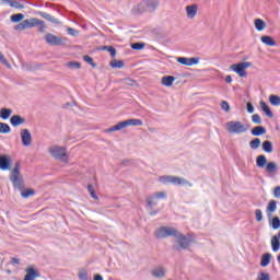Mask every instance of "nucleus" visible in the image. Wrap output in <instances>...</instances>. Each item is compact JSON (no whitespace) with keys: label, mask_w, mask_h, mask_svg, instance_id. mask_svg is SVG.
<instances>
[{"label":"nucleus","mask_w":280,"mask_h":280,"mask_svg":"<svg viewBox=\"0 0 280 280\" xmlns=\"http://www.w3.org/2000/svg\"><path fill=\"white\" fill-rule=\"evenodd\" d=\"M10 115H12V109H10V108H1L0 109L1 119H10Z\"/></svg>","instance_id":"c85d7f7f"},{"label":"nucleus","mask_w":280,"mask_h":280,"mask_svg":"<svg viewBox=\"0 0 280 280\" xmlns=\"http://www.w3.org/2000/svg\"><path fill=\"white\" fill-rule=\"evenodd\" d=\"M9 5L11 8H15L16 10H23V8H25V5H23L21 2H18L16 0L10 1Z\"/></svg>","instance_id":"f704fd0d"},{"label":"nucleus","mask_w":280,"mask_h":280,"mask_svg":"<svg viewBox=\"0 0 280 280\" xmlns=\"http://www.w3.org/2000/svg\"><path fill=\"white\" fill-rule=\"evenodd\" d=\"M159 5H161L160 0H142L132 9V12L133 14H143V12H149V14H152V12H156Z\"/></svg>","instance_id":"f257e3e1"},{"label":"nucleus","mask_w":280,"mask_h":280,"mask_svg":"<svg viewBox=\"0 0 280 280\" xmlns=\"http://www.w3.org/2000/svg\"><path fill=\"white\" fill-rule=\"evenodd\" d=\"M221 108H222V110H225V113H229V110L231 109V107L229 106V102L223 101L221 103Z\"/></svg>","instance_id":"3c124183"},{"label":"nucleus","mask_w":280,"mask_h":280,"mask_svg":"<svg viewBox=\"0 0 280 280\" xmlns=\"http://www.w3.org/2000/svg\"><path fill=\"white\" fill-rule=\"evenodd\" d=\"M49 152L51 156H54V159H56L57 161H63V163H67V149L58 145H52L50 147Z\"/></svg>","instance_id":"6e6552de"},{"label":"nucleus","mask_w":280,"mask_h":280,"mask_svg":"<svg viewBox=\"0 0 280 280\" xmlns=\"http://www.w3.org/2000/svg\"><path fill=\"white\" fill-rule=\"evenodd\" d=\"M38 25H39L38 32H40V34H44V32H46V30H47L45 22L42 21V24H38Z\"/></svg>","instance_id":"864d4df0"},{"label":"nucleus","mask_w":280,"mask_h":280,"mask_svg":"<svg viewBox=\"0 0 280 280\" xmlns=\"http://www.w3.org/2000/svg\"><path fill=\"white\" fill-rule=\"evenodd\" d=\"M11 131L10 125L5 122H0V133L8 135Z\"/></svg>","instance_id":"72a5a7b5"},{"label":"nucleus","mask_w":280,"mask_h":280,"mask_svg":"<svg viewBox=\"0 0 280 280\" xmlns=\"http://www.w3.org/2000/svg\"><path fill=\"white\" fill-rule=\"evenodd\" d=\"M145 44L143 43H133L131 44V49H136L137 51L144 49Z\"/></svg>","instance_id":"a19ab883"},{"label":"nucleus","mask_w":280,"mask_h":280,"mask_svg":"<svg viewBox=\"0 0 280 280\" xmlns=\"http://www.w3.org/2000/svg\"><path fill=\"white\" fill-rule=\"evenodd\" d=\"M277 237H278V240H280V231H279V233H278V236H277Z\"/></svg>","instance_id":"774afa93"},{"label":"nucleus","mask_w":280,"mask_h":280,"mask_svg":"<svg viewBox=\"0 0 280 280\" xmlns=\"http://www.w3.org/2000/svg\"><path fill=\"white\" fill-rule=\"evenodd\" d=\"M10 124L13 126V128H18V126H23L25 124V118L19 116V115H13L10 118Z\"/></svg>","instance_id":"a211bd4d"},{"label":"nucleus","mask_w":280,"mask_h":280,"mask_svg":"<svg viewBox=\"0 0 280 280\" xmlns=\"http://www.w3.org/2000/svg\"><path fill=\"white\" fill-rule=\"evenodd\" d=\"M272 255H270L269 253L264 254L260 260V266L262 268H266V266H268L270 264V259H271Z\"/></svg>","instance_id":"bb28decb"},{"label":"nucleus","mask_w":280,"mask_h":280,"mask_svg":"<svg viewBox=\"0 0 280 280\" xmlns=\"http://www.w3.org/2000/svg\"><path fill=\"white\" fill-rule=\"evenodd\" d=\"M88 191H89V194H92L95 191V188H93V185L88 186Z\"/></svg>","instance_id":"680f3d73"},{"label":"nucleus","mask_w":280,"mask_h":280,"mask_svg":"<svg viewBox=\"0 0 280 280\" xmlns=\"http://www.w3.org/2000/svg\"><path fill=\"white\" fill-rule=\"evenodd\" d=\"M24 19H25V15L22 13L11 15L12 23H21V21H23Z\"/></svg>","instance_id":"473e14b6"},{"label":"nucleus","mask_w":280,"mask_h":280,"mask_svg":"<svg viewBox=\"0 0 280 280\" xmlns=\"http://www.w3.org/2000/svg\"><path fill=\"white\" fill-rule=\"evenodd\" d=\"M24 24L26 25V30H31V27L43 25V20H38L37 18L26 19L24 20Z\"/></svg>","instance_id":"f3484780"},{"label":"nucleus","mask_w":280,"mask_h":280,"mask_svg":"<svg viewBox=\"0 0 280 280\" xmlns=\"http://www.w3.org/2000/svg\"><path fill=\"white\" fill-rule=\"evenodd\" d=\"M257 280H270V273L268 272H260L257 277Z\"/></svg>","instance_id":"49530a36"},{"label":"nucleus","mask_w":280,"mask_h":280,"mask_svg":"<svg viewBox=\"0 0 280 280\" xmlns=\"http://www.w3.org/2000/svg\"><path fill=\"white\" fill-rule=\"evenodd\" d=\"M273 196H275V198H280V186H277L273 189Z\"/></svg>","instance_id":"4d7b16f0"},{"label":"nucleus","mask_w":280,"mask_h":280,"mask_svg":"<svg viewBox=\"0 0 280 280\" xmlns=\"http://www.w3.org/2000/svg\"><path fill=\"white\" fill-rule=\"evenodd\" d=\"M256 165L260 170H264V167H265V172L267 174H275V172H277L279 170V166L277 165V163H275V162L268 163L266 155H258L256 158Z\"/></svg>","instance_id":"7ed1b4c3"},{"label":"nucleus","mask_w":280,"mask_h":280,"mask_svg":"<svg viewBox=\"0 0 280 280\" xmlns=\"http://www.w3.org/2000/svg\"><path fill=\"white\" fill-rule=\"evenodd\" d=\"M25 272L26 275L23 280H36L38 277H40V272L38 269L34 268V266L26 268Z\"/></svg>","instance_id":"ddd939ff"},{"label":"nucleus","mask_w":280,"mask_h":280,"mask_svg":"<svg viewBox=\"0 0 280 280\" xmlns=\"http://www.w3.org/2000/svg\"><path fill=\"white\" fill-rule=\"evenodd\" d=\"M226 128L230 135H244V132H248L250 126L244 125L242 121L231 120L226 122Z\"/></svg>","instance_id":"20e7f679"},{"label":"nucleus","mask_w":280,"mask_h":280,"mask_svg":"<svg viewBox=\"0 0 280 280\" xmlns=\"http://www.w3.org/2000/svg\"><path fill=\"white\" fill-rule=\"evenodd\" d=\"M261 145V140L259 138H255L249 142V148L252 150H257Z\"/></svg>","instance_id":"2f4dec72"},{"label":"nucleus","mask_w":280,"mask_h":280,"mask_svg":"<svg viewBox=\"0 0 280 280\" xmlns=\"http://www.w3.org/2000/svg\"><path fill=\"white\" fill-rule=\"evenodd\" d=\"M14 30L16 32H23L24 30H27L26 25H25V21H23L22 23L18 24L14 26Z\"/></svg>","instance_id":"a18cd8bd"},{"label":"nucleus","mask_w":280,"mask_h":280,"mask_svg":"<svg viewBox=\"0 0 280 280\" xmlns=\"http://www.w3.org/2000/svg\"><path fill=\"white\" fill-rule=\"evenodd\" d=\"M260 108L267 115V117H269L270 119H272L275 117V115L272 114V110H270V106H268V104H266V102L260 101Z\"/></svg>","instance_id":"b1692460"},{"label":"nucleus","mask_w":280,"mask_h":280,"mask_svg":"<svg viewBox=\"0 0 280 280\" xmlns=\"http://www.w3.org/2000/svg\"><path fill=\"white\" fill-rule=\"evenodd\" d=\"M44 38L48 45H52L54 47L65 45V39H62V37H58L51 33H47Z\"/></svg>","instance_id":"f8f14e48"},{"label":"nucleus","mask_w":280,"mask_h":280,"mask_svg":"<svg viewBox=\"0 0 280 280\" xmlns=\"http://www.w3.org/2000/svg\"><path fill=\"white\" fill-rule=\"evenodd\" d=\"M260 40L264 43V45H267V47H275L277 45V42H275V39L268 35L261 36Z\"/></svg>","instance_id":"412c9836"},{"label":"nucleus","mask_w":280,"mask_h":280,"mask_svg":"<svg viewBox=\"0 0 280 280\" xmlns=\"http://www.w3.org/2000/svg\"><path fill=\"white\" fill-rule=\"evenodd\" d=\"M198 14V4H190L186 7V16L187 19L194 20Z\"/></svg>","instance_id":"dca6fc26"},{"label":"nucleus","mask_w":280,"mask_h":280,"mask_svg":"<svg viewBox=\"0 0 280 280\" xmlns=\"http://www.w3.org/2000/svg\"><path fill=\"white\" fill-rule=\"evenodd\" d=\"M90 196L94 198V200H97V195L95 194V190L93 192H90Z\"/></svg>","instance_id":"0e129e2a"},{"label":"nucleus","mask_w":280,"mask_h":280,"mask_svg":"<svg viewBox=\"0 0 280 280\" xmlns=\"http://www.w3.org/2000/svg\"><path fill=\"white\" fill-rule=\"evenodd\" d=\"M124 84H126V86H137V81L130 78H127L124 80Z\"/></svg>","instance_id":"c03bdc74"},{"label":"nucleus","mask_w":280,"mask_h":280,"mask_svg":"<svg viewBox=\"0 0 280 280\" xmlns=\"http://www.w3.org/2000/svg\"><path fill=\"white\" fill-rule=\"evenodd\" d=\"M68 34L70 36H78V31H75V28L68 27Z\"/></svg>","instance_id":"5fc2aeb1"},{"label":"nucleus","mask_w":280,"mask_h":280,"mask_svg":"<svg viewBox=\"0 0 280 280\" xmlns=\"http://www.w3.org/2000/svg\"><path fill=\"white\" fill-rule=\"evenodd\" d=\"M10 180L15 189L22 191L23 185V175H21V165L15 164L14 168L11 171Z\"/></svg>","instance_id":"39448f33"},{"label":"nucleus","mask_w":280,"mask_h":280,"mask_svg":"<svg viewBox=\"0 0 280 280\" xmlns=\"http://www.w3.org/2000/svg\"><path fill=\"white\" fill-rule=\"evenodd\" d=\"M248 67H253V63L249 61H243L240 63L232 65L230 67V69H232V71L237 73L240 75V78H246V75H247L246 69H248Z\"/></svg>","instance_id":"9d476101"},{"label":"nucleus","mask_w":280,"mask_h":280,"mask_svg":"<svg viewBox=\"0 0 280 280\" xmlns=\"http://www.w3.org/2000/svg\"><path fill=\"white\" fill-rule=\"evenodd\" d=\"M252 121L253 124H261V116H259V114H254L252 116Z\"/></svg>","instance_id":"09e8293b"},{"label":"nucleus","mask_w":280,"mask_h":280,"mask_svg":"<svg viewBox=\"0 0 280 280\" xmlns=\"http://www.w3.org/2000/svg\"><path fill=\"white\" fill-rule=\"evenodd\" d=\"M255 217H256V222H261V220H264V212L261 211V209L255 210Z\"/></svg>","instance_id":"ea45409f"},{"label":"nucleus","mask_w":280,"mask_h":280,"mask_svg":"<svg viewBox=\"0 0 280 280\" xmlns=\"http://www.w3.org/2000/svg\"><path fill=\"white\" fill-rule=\"evenodd\" d=\"M253 137H261L266 135V127L264 126H256L252 129Z\"/></svg>","instance_id":"4be33fe9"},{"label":"nucleus","mask_w":280,"mask_h":280,"mask_svg":"<svg viewBox=\"0 0 280 280\" xmlns=\"http://www.w3.org/2000/svg\"><path fill=\"white\" fill-rule=\"evenodd\" d=\"M178 235V230L170 226H162L156 231V237L160 240H165V237H176Z\"/></svg>","instance_id":"1a4fd4ad"},{"label":"nucleus","mask_w":280,"mask_h":280,"mask_svg":"<svg viewBox=\"0 0 280 280\" xmlns=\"http://www.w3.org/2000/svg\"><path fill=\"white\" fill-rule=\"evenodd\" d=\"M149 214H151V215H156V211H152V210H151V211L149 212Z\"/></svg>","instance_id":"69168bd1"},{"label":"nucleus","mask_w":280,"mask_h":280,"mask_svg":"<svg viewBox=\"0 0 280 280\" xmlns=\"http://www.w3.org/2000/svg\"><path fill=\"white\" fill-rule=\"evenodd\" d=\"M271 247H272L273 253H278V250L280 248V242H279L278 236L271 237Z\"/></svg>","instance_id":"cd10ccee"},{"label":"nucleus","mask_w":280,"mask_h":280,"mask_svg":"<svg viewBox=\"0 0 280 280\" xmlns=\"http://www.w3.org/2000/svg\"><path fill=\"white\" fill-rule=\"evenodd\" d=\"M262 150L264 152H267V154L272 153V142L266 140L262 142Z\"/></svg>","instance_id":"c756f323"},{"label":"nucleus","mask_w":280,"mask_h":280,"mask_svg":"<svg viewBox=\"0 0 280 280\" xmlns=\"http://www.w3.org/2000/svg\"><path fill=\"white\" fill-rule=\"evenodd\" d=\"M21 262V260H19V258H11V264L14 266V265H18V264H20Z\"/></svg>","instance_id":"bf43d9fd"},{"label":"nucleus","mask_w":280,"mask_h":280,"mask_svg":"<svg viewBox=\"0 0 280 280\" xmlns=\"http://www.w3.org/2000/svg\"><path fill=\"white\" fill-rule=\"evenodd\" d=\"M176 80V78L172 77V75H166L162 78V84L163 86H172V84H174V81Z\"/></svg>","instance_id":"a878e982"},{"label":"nucleus","mask_w":280,"mask_h":280,"mask_svg":"<svg viewBox=\"0 0 280 280\" xmlns=\"http://www.w3.org/2000/svg\"><path fill=\"white\" fill-rule=\"evenodd\" d=\"M225 82H226L228 84H231V82H233V78H232L231 75H226V77H225Z\"/></svg>","instance_id":"052dcab7"},{"label":"nucleus","mask_w":280,"mask_h":280,"mask_svg":"<svg viewBox=\"0 0 280 280\" xmlns=\"http://www.w3.org/2000/svg\"><path fill=\"white\" fill-rule=\"evenodd\" d=\"M78 277L80 280H89V275L86 273V270H84V269L79 271Z\"/></svg>","instance_id":"37998d69"},{"label":"nucleus","mask_w":280,"mask_h":280,"mask_svg":"<svg viewBox=\"0 0 280 280\" xmlns=\"http://www.w3.org/2000/svg\"><path fill=\"white\" fill-rule=\"evenodd\" d=\"M247 113L249 114L255 113V107L253 106V103H247Z\"/></svg>","instance_id":"6e6d98bb"},{"label":"nucleus","mask_w":280,"mask_h":280,"mask_svg":"<svg viewBox=\"0 0 280 280\" xmlns=\"http://www.w3.org/2000/svg\"><path fill=\"white\" fill-rule=\"evenodd\" d=\"M39 16H42V19H45L46 21H49L51 19V14L46 12H39Z\"/></svg>","instance_id":"603ef678"},{"label":"nucleus","mask_w":280,"mask_h":280,"mask_svg":"<svg viewBox=\"0 0 280 280\" xmlns=\"http://www.w3.org/2000/svg\"><path fill=\"white\" fill-rule=\"evenodd\" d=\"M94 280H104V278L102 277V275H95Z\"/></svg>","instance_id":"e2e57ef3"},{"label":"nucleus","mask_w":280,"mask_h":280,"mask_svg":"<svg viewBox=\"0 0 280 280\" xmlns=\"http://www.w3.org/2000/svg\"><path fill=\"white\" fill-rule=\"evenodd\" d=\"M110 67H113V69H121L124 67V61L121 60H113L110 61Z\"/></svg>","instance_id":"c9c22d12"},{"label":"nucleus","mask_w":280,"mask_h":280,"mask_svg":"<svg viewBox=\"0 0 280 280\" xmlns=\"http://www.w3.org/2000/svg\"><path fill=\"white\" fill-rule=\"evenodd\" d=\"M103 49L108 51L110 54L112 58H115V56H117V50L113 46H104Z\"/></svg>","instance_id":"4c0bfd02"},{"label":"nucleus","mask_w":280,"mask_h":280,"mask_svg":"<svg viewBox=\"0 0 280 280\" xmlns=\"http://www.w3.org/2000/svg\"><path fill=\"white\" fill-rule=\"evenodd\" d=\"M66 67H69V69H80V67H82V65L78 61H70V62L66 63Z\"/></svg>","instance_id":"58836bf2"},{"label":"nucleus","mask_w":280,"mask_h":280,"mask_svg":"<svg viewBox=\"0 0 280 280\" xmlns=\"http://www.w3.org/2000/svg\"><path fill=\"white\" fill-rule=\"evenodd\" d=\"M22 198H30V196H34V190L28 189L26 191L21 192Z\"/></svg>","instance_id":"8fccbe9b"},{"label":"nucleus","mask_w":280,"mask_h":280,"mask_svg":"<svg viewBox=\"0 0 280 280\" xmlns=\"http://www.w3.org/2000/svg\"><path fill=\"white\" fill-rule=\"evenodd\" d=\"M128 126H143V121L137 118L127 119L108 128L106 132H117L118 130H124V128H128Z\"/></svg>","instance_id":"423d86ee"},{"label":"nucleus","mask_w":280,"mask_h":280,"mask_svg":"<svg viewBox=\"0 0 280 280\" xmlns=\"http://www.w3.org/2000/svg\"><path fill=\"white\" fill-rule=\"evenodd\" d=\"M165 200V198H167V195H165V192L161 191V192H155L150 197H147L145 201L147 205L149 207V209H154V207H156V205H159V200Z\"/></svg>","instance_id":"9b49d317"},{"label":"nucleus","mask_w":280,"mask_h":280,"mask_svg":"<svg viewBox=\"0 0 280 280\" xmlns=\"http://www.w3.org/2000/svg\"><path fill=\"white\" fill-rule=\"evenodd\" d=\"M165 268L164 267H158L152 270V276L155 277L156 279H163L165 277Z\"/></svg>","instance_id":"5701e85b"},{"label":"nucleus","mask_w":280,"mask_h":280,"mask_svg":"<svg viewBox=\"0 0 280 280\" xmlns=\"http://www.w3.org/2000/svg\"><path fill=\"white\" fill-rule=\"evenodd\" d=\"M48 21L50 23H54L55 25H60V21H58V19L54 18V15H50V19Z\"/></svg>","instance_id":"13d9d810"},{"label":"nucleus","mask_w":280,"mask_h":280,"mask_svg":"<svg viewBox=\"0 0 280 280\" xmlns=\"http://www.w3.org/2000/svg\"><path fill=\"white\" fill-rule=\"evenodd\" d=\"M83 60H84V62H88V65H91V67H93V68L97 67V65H95V62L89 55L83 56Z\"/></svg>","instance_id":"79ce46f5"},{"label":"nucleus","mask_w":280,"mask_h":280,"mask_svg":"<svg viewBox=\"0 0 280 280\" xmlns=\"http://www.w3.org/2000/svg\"><path fill=\"white\" fill-rule=\"evenodd\" d=\"M21 139H22V145L25 148H30L32 145V133L28 129H22L21 130Z\"/></svg>","instance_id":"4468645a"},{"label":"nucleus","mask_w":280,"mask_h":280,"mask_svg":"<svg viewBox=\"0 0 280 280\" xmlns=\"http://www.w3.org/2000/svg\"><path fill=\"white\" fill-rule=\"evenodd\" d=\"M277 259H278V261H279V264H280V254L278 255Z\"/></svg>","instance_id":"338daca9"},{"label":"nucleus","mask_w":280,"mask_h":280,"mask_svg":"<svg viewBox=\"0 0 280 280\" xmlns=\"http://www.w3.org/2000/svg\"><path fill=\"white\" fill-rule=\"evenodd\" d=\"M275 211H277V202L275 200H270L266 209L267 218L269 220H272V213H275Z\"/></svg>","instance_id":"6ab92c4d"},{"label":"nucleus","mask_w":280,"mask_h":280,"mask_svg":"<svg viewBox=\"0 0 280 280\" xmlns=\"http://www.w3.org/2000/svg\"><path fill=\"white\" fill-rule=\"evenodd\" d=\"M271 226L275 229V231L280 229V219L279 217H275L271 221Z\"/></svg>","instance_id":"e433bc0d"},{"label":"nucleus","mask_w":280,"mask_h":280,"mask_svg":"<svg viewBox=\"0 0 280 280\" xmlns=\"http://www.w3.org/2000/svg\"><path fill=\"white\" fill-rule=\"evenodd\" d=\"M0 62L8 67L10 69V62H8V59H5V56H3V52H0Z\"/></svg>","instance_id":"de8ad7c7"},{"label":"nucleus","mask_w":280,"mask_h":280,"mask_svg":"<svg viewBox=\"0 0 280 280\" xmlns=\"http://www.w3.org/2000/svg\"><path fill=\"white\" fill-rule=\"evenodd\" d=\"M194 242V238H191L190 235H185L180 232L177 233L175 236L174 245H173V250H187L189 246H191V243Z\"/></svg>","instance_id":"f03ea898"},{"label":"nucleus","mask_w":280,"mask_h":280,"mask_svg":"<svg viewBox=\"0 0 280 280\" xmlns=\"http://www.w3.org/2000/svg\"><path fill=\"white\" fill-rule=\"evenodd\" d=\"M0 170H10V158H8L7 155H0Z\"/></svg>","instance_id":"aec40b11"},{"label":"nucleus","mask_w":280,"mask_h":280,"mask_svg":"<svg viewBox=\"0 0 280 280\" xmlns=\"http://www.w3.org/2000/svg\"><path fill=\"white\" fill-rule=\"evenodd\" d=\"M254 25H255L257 32H264V30H266V22L261 19H256L254 21Z\"/></svg>","instance_id":"393cba45"},{"label":"nucleus","mask_w":280,"mask_h":280,"mask_svg":"<svg viewBox=\"0 0 280 280\" xmlns=\"http://www.w3.org/2000/svg\"><path fill=\"white\" fill-rule=\"evenodd\" d=\"M269 102L271 106H280V96L272 94L269 96Z\"/></svg>","instance_id":"7c9ffc66"},{"label":"nucleus","mask_w":280,"mask_h":280,"mask_svg":"<svg viewBox=\"0 0 280 280\" xmlns=\"http://www.w3.org/2000/svg\"><path fill=\"white\" fill-rule=\"evenodd\" d=\"M159 182L163 185H189V187H191V183H189V180L173 175L161 176L159 177Z\"/></svg>","instance_id":"0eeeda50"},{"label":"nucleus","mask_w":280,"mask_h":280,"mask_svg":"<svg viewBox=\"0 0 280 280\" xmlns=\"http://www.w3.org/2000/svg\"><path fill=\"white\" fill-rule=\"evenodd\" d=\"M177 62H179V65H185L186 67H192V65H198V62H200V59L196 57H178Z\"/></svg>","instance_id":"2eb2a0df"}]
</instances>
